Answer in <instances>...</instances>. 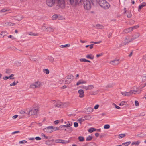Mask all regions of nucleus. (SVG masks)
Wrapping results in <instances>:
<instances>
[{"mask_svg":"<svg viewBox=\"0 0 146 146\" xmlns=\"http://www.w3.org/2000/svg\"><path fill=\"white\" fill-rule=\"evenodd\" d=\"M82 5L85 9L87 10L90 9L92 7L89 0H74V6H77Z\"/></svg>","mask_w":146,"mask_h":146,"instance_id":"obj_1","label":"nucleus"},{"mask_svg":"<svg viewBox=\"0 0 146 146\" xmlns=\"http://www.w3.org/2000/svg\"><path fill=\"white\" fill-rule=\"evenodd\" d=\"M98 4L102 8L107 9L110 7V4L106 0H99Z\"/></svg>","mask_w":146,"mask_h":146,"instance_id":"obj_2","label":"nucleus"},{"mask_svg":"<svg viewBox=\"0 0 146 146\" xmlns=\"http://www.w3.org/2000/svg\"><path fill=\"white\" fill-rule=\"evenodd\" d=\"M141 90H140L137 89L136 90H131L129 92H121V94L123 95L129 96L133 94H139L141 92Z\"/></svg>","mask_w":146,"mask_h":146,"instance_id":"obj_3","label":"nucleus"},{"mask_svg":"<svg viewBox=\"0 0 146 146\" xmlns=\"http://www.w3.org/2000/svg\"><path fill=\"white\" fill-rule=\"evenodd\" d=\"M53 126L47 127L43 129L44 131L47 133H50L53 132Z\"/></svg>","mask_w":146,"mask_h":146,"instance_id":"obj_4","label":"nucleus"},{"mask_svg":"<svg viewBox=\"0 0 146 146\" xmlns=\"http://www.w3.org/2000/svg\"><path fill=\"white\" fill-rule=\"evenodd\" d=\"M53 104H54L55 106L56 107L58 108H61L62 107V106L63 105L62 102H61L59 100L56 101L54 100L53 101Z\"/></svg>","mask_w":146,"mask_h":146,"instance_id":"obj_5","label":"nucleus"},{"mask_svg":"<svg viewBox=\"0 0 146 146\" xmlns=\"http://www.w3.org/2000/svg\"><path fill=\"white\" fill-rule=\"evenodd\" d=\"M133 40L132 38H130L129 36H127L125 38L123 43L125 45L127 44Z\"/></svg>","mask_w":146,"mask_h":146,"instance_id":"obj_6","label":"nucleus"},{"mask_svg":"<svg viewBox=\"0 0 146 146\" xmlns=\"http://www.w3.org/2000/svg\"><path fill=\"white\" fill-rule=\"evenodd\" d=\"M38 111V109H33L29 111V114L30 115H35V116L36 117Z\"/></svg>","mask_w":146,"mask_h":146,"instance_id":"obj_7","label":"nucleus"},{"mask_svg":"<svg viewBox=\"0 0 146 146\" xmlns=\"http://www.w3.org/2000/svg\"><path fill=\"white\" fill-rule=\"evenodd\" d=\"M54 140L52 139L51 140H47L45 141V143L47 145L52 146V145H54L55 143L54 142Z\"/></svg>","mask_w":146,"mask_h":146,"instance_id":"obj_8","label":"nucleus"},{"mask_svg":"<svg viewBox=\"0 0 146 146\" xmlns=\"http://www.w3.org/2000/svg\"><path fill=\"white\" fill-rule=\"evenodd\" d=\"M55 141L56 143H60L64 144L68 143L70 142V141L69 140L67 141L61 139H56Z\"/></svg>","mask_w":146,"mask_h":146,"instance_id":"obj_9","label":"nucleus"},{"mask_svg":"<svg viewBox=\"0 0 146 146\" xmlns=\"http://www.w3.org/2000/svg\"><path fill=\"white\" fill-rule=\"evenodd\" d=\"M42 28L43 29H44L46 31L49 32H52L54 30L53 29L50 27H45L44 26L42 27Z\"/></svg>","mask_w":146,"mask_h":146,"instance_id":"obj_10","label":"nucleus"},{"mask_svg":"<svg viewBox=\"0 0 146 146\" xmlns=\"http://www.w3.org/2000/svg\"><path fill=\"white\" fill-rule=\"evenodd\" d=\"M140 36V34L138 33H135L132 35V38L133 40L136 39Z\"/></svg>","mask_w":146,"mask_h":146,"instance_id":"obj_11","label":"nucleus"},{"mask_svg":"<svg viewBox=\"0 0 146 146\" xmlns=\"http://www.w3.org/2000/svg\"><path fill=\"white\" fill-rule=\"evenodd\" d=\"M79 94V97L80 98H82L84 97V92L83 90L80 89L78 91Z\"/></svg>","mask_w":146,"mask_h":146,"instance_id":"obj_12","label":"nucleus"},{"mask_svg":"<svg viewBox=\"0 0 146 146\" xmlns=\"http://www.w3.org/2000/svg\"><path fill=\"white\" fill-rule=\"evenodd\" d=\"M71 77L70 75L67 76L66 77L65 81L66 83H70L71 82Z\"/></svg>","mask_w":146,"mask_h":146,"instance_id":"obj_13","label":"nucleus"},{"mask_svg":"<svg viewBox=\"0 0 146 146\" xmlns=\"http://www.w3.org/2000/svg\"><path fill=\"white\" fill-rule=\"evenodd\" d=\"M110 63L112 65H115L119 63V60H115L110 62Z\"/></svg>","mask_w":146,"mask_h":146,"instance_id":"obj_14","label":"nucleus"},{"mask_svg":"<svg viewBox=\"0 0 146 146\" xmlns=\"http://www.w3.org/2000/svg\"><path fill=\"white\" fill-rule=\"evenodd\" d=\"M94 27H96V28L101 29H102L104 28V27L103 25L100 24H97L96 26H94Z\"/></svg>","mask_w":146,"mask_h":146,"instance_id":"obj_15","label":"nucleus"},{"mask_svg":"<svg viewBox=\"0 0 146 146\" xmlns=\"http://www.w3.org/2000/svg\"><path fill=\"white\" fill-rule=\"evenodd\" d=\"M7 32L6 31H3L0 34V35H1L0 37L1 38H3L4 37V36L7 35Z\"/></svg>","mask_w":146,"mask_h":146,"instance_id":"obj_16","label":"nucleus"},{"mask_svg":"<svg viewBox=\"0 0 146 146\" xmlns=\"http://www.w3.org/2000/svg\"><path fill=\"white\" fill-rule=\"evenodd\" d=\"M34 84L36 86V88H39L41 85V83L40 82L37 81L35 82Z\"/></svg>","mask_w":146,"mask_h":146,"instance_id":"obj_17","label":"nucleus"},{"mask_svg":"<svg viewBox=\"0 0 146 146\" xmlns=\"http://www.w3.org/2000/svg\"><path fill=\"white\" fill-rule=\"evenodd\" d=\"M86 57L88 59H93L94 58V56L92 54L87 55L86 56Z\"/></svg>","mask_w":146,"mask_h":146,"instance_id":"obj_18","label":"nucleus"},{"mask_svg":"<svg viewBox=\"0 0 146 146\" xmlns=\"http://www.w3.org/2000/svg\"><path fill=\"white\" fill-rule=\"evenodd\" d=\"M72 125V123L71 122L70 123L69 122H68V123L66 125H62V126L64 127H70Z\"/></svg>","mask_w":146,"mask_h":146,"instance_id":"obj_19","label":"nucleus"},{"mask_svg":"<svg viewBox=\"0 0 146 146\" xmlns=\"http://www.w3.org/2000/svg\"><path fill=\"white\" fill-rule=\"evenodd\" d=\"M85 120L84 117H82L80 118L79 119H78V121L79 123H81L82 122H83Z\"/></svg>","mask_w":146,"mask_h":146,"instance_id":"obj_20","label":"nucleus"},{"mask_svg":"<svg viewBox=\"0 0 146 146\" xmlns=\"http://www.w3.org/2000/svg\"><path fill=\"white\" fill-rule=\"evenodd\" d=\"M92 4L94 6L98 4V1L97 0H90Z\"/></svg>","mask_w":146,"mask_h":146,"instance_id":"obj_21","label":"nucleus"},{"mask_svg":"<svg viewBox=\"0 0 146 146\" xmlns=\"http://www.w3.org/2000/svg\"><path fill=\"white\" fill-rule=\"evenodd\" d=\"M70 46V44H67L65 45H62L60 46V47L61 48H67L69 47Z\"/></svg>","mask_w":146,"mask_h":146,"instance_id":"obj_22","label":"nucleus"},{"mask_svg":"<svg viewBox=\"0 0 146 146\" xmlns=\"http://www.w3.org/2000/svg\"><path fill=\"white\" fill-rule=\"evenodd\" d=\"M145 5L146 3H143L142 4L139 5L138 7L139 11L145 6Z\"/></svg>","mask_w":146,"mask_h":146,"instance_id":"obj_23","label":"nucleus"},{"mask_svg":"<svg viewBox=\"0 0 146 146\" xmlns=\"http://www.w3.org/2000/svg\"><path fill=\"white\" fill-rule=\"evenodd\" d=\"M85 118V120H89L92 117L90 115H88L84 116Z\"/></svg>","mask_w":146,"mask_h":146,"instance_id":"obj_24","label":"nucleus"},{"mask_svg":"<svg viewBox=\"0 0 146 146\" xmlns=\"http://www.w3.org/2000/svg\"><path fill=\"white\" fill-rule=\"evenodd\" d=\"M96 130V129L95 128H91L88 129V131L89 132L91 133L92 132L94 131H95Z\"/></svg>","mask_w":146,"mask_h":146,"instance_id":"obj_25","label":"nucleus"},{"mask_svg":"<svg viewBox=\"0 0 146 146\" xmlns=\"http://www.w3.org/2000/svg\"><path fill=\"white\" fill-rule=\"evenodd\" d=\"M21 64V62L18 61H16L15 62V65L18 66H20Z\"/></svg>","mask_w":146,"mask_h":146,"instance_id":"obj_26","label":"nucleus"},{"mask_svg":"<svg viewBox=\"0 0 146 146\" xmlns=\"http://www.w3.org/2000/svg\"><path fill=\"white\" fill-rule=\"evenodd\" d=\"M87 110L88 112L90 113L92 112L93 111V108L91 107H89L87 109Z\"/></svg>","mask_w":146,"mask_h":146,"instance_id":"obj_27","label":"nucleus"},{"mask_svg":"<svg viewBox=\"0 0 146 146\" xmlns=\"http://www.w3.org/2000/svg\"><path fill=\"white\" fill-rule=\"evenodd\" d=\"M79 141L80 142H82L84 140V138L82 136H79L78 138Z\"/></svg>","mask_w":146,"mask_h":146,"instance_id":"obj_28","label":"nucleus"},{"mask_svg":"<svg viewBox=\"0 0 146 146\" xmlns=\"http://www.w3.org/2000/svg\"><path fill=\"white\" fill-rule=\"evenodd\" d=\"M131 142L130 141L126 142L125 143H122V145H125L126 146H128L130 143Z\"/></svg>","mask_w":146,"mask_h":146,"instance_id":"obj_29","label":"nucleus"},{"mask_svg":"<svg viewBox=\"0 0 146 146\" xmlns=\"http://www.w3.org/2000/svg\"><path fill=\"white\" fill-rule=\"evenodd\" d=\"M58 17V16L56 15H53L52 17V19L53 20H56Z\"/></svg>","mask_w":146,"mask_h":146,"instance_id":"obj_30","label":"nucleus"},{"mask_svg":"<svg viewBox=\"0 0 146 146\" xmlns=\"http://www.w3.org/2000/svg\"><path fill=\"white\" fill-rule=\"evenodd\" d=\"M88 90H91L94 88V86L93 85H90L88 86Z\"/></svg>","mask_w":146,"mask_h":146,"instance_id":"obj_31","label":"nucleus"},{"mask_svg":"<svg viewBox=\"0 0 146 146\" xmlns=\"http://www.w3.org/2000/svg\"><path fill=\"white\" fill-rule=\"evenodd\" d=\"M125 136V134H121L119 135V138H121Z\"/></svg>","mask_w":146,"mask_h":146,"instance_id":"obj_32","label":"nucleus"},{"mask_svg":"<svg viewBox=\"0 0 146 146\" xmlns=\"http://www.w3.org/2000/svg\"><path fill=\"white\" fill-rule=\"evenodd\" d=\"M12 70L11 69H6V73L7 74H9L11 73Z\"/></svg>","mask_w":146,"mask_h":146,"instance_id":"obj_33","label":"nucleus"},{"mask_svg":"<svg viewBox=\"0 0 146 146\" xmlns=\"http://www.w3.org/2000/svg\"><path fill=\"white\" fill-rule=\"evenodd\" d=\"M92 139V137L90 136H89L86 138V140L87 141H89L91 140Z\"/></svg>","mask_w":146,"mask_h":146,"instance_id":"obj_34","label":"nucleus"},{"mask_svg":"<svg viewBox=\"0 0 146 146\" xmlns=\"http://www.w3.org/2000/svg\"><path fill=\"white\" fill-rule=\"evenodd\" d=\"M53 131H56L59 130V128L58 127H53Z\"/></svg>","mask_w":146,"mask_h":146,"instance_id":"obj_35","label":"nucleus"},{"mask_svg":"<svg viewBox=\"0 0 146 146\" xmlns=\"http://www.w3.org/2000/svg\"><path fill=\"white\" fill-rule=\"evenodd\" d=\"M41 136L43 137H44V139H48V137L47 136H46L44 134V133H42L41 134Z\"/></svg>","mask_w":146,"mask_h":146,"instance_id":"obj_36","label":"nucleus"},{"mask_svg":"<svg viewBox=\"0 0 146 146\" xmlns=\"http://www.w3.org/2000/svg\"><path fill=\"white\" fill-rule=\"evenodd\" d=\"M81 87L83 89H85L86 90H88V86H82Z\"/></svg>","mask_w":146,"mask_h":146,"instance_id":"obj_37","label":"nucleus"},{"mask_svg":"<svg viewBox=\"0 0 146 146\" xmlns=\"http://www.w3.org/2000/svg\"><path fill=\"white\" fill-rule=\"evenodd\" d=\"M140 143V142L139 141H138L136 142H133L132 143V145H138Z\"/></svg>","mask_w":146,"mask_h":146,"instance_id":"obj_38","label":"nucleus"},{"mask_svg":"<svg viewBox=\"0 0 146 146\" xmlns=\"http://www.w3.org/2000/svg\"><path fill=\"white\" fill-rule=\"evenodd\" d=\"M44 72L45 73H46V74H49V70L48 69H44Z\"/></svg>","mask_w":146,"mask_h":146,"instance_id":"obj_39","label":"nucleus"},{"mask_svg":"<svg viewBox=\"0 0 146 146\" xmlns=\"http://www.w3.org/2000/svg\"><path fill=\"white\" fill-rule=\"evenodd\" d=\"M27 141L25 140H23L21 141H20L19 142V144H24L27 143Z\"/></svg>","mask_w":146,"mask_h":146,"instance_id":"obj_40","label":"nucleus"},{"mask_svg":"<svg viewBox=\"0 0 146 146\" xmlns=\"http://www.w3.org/2000/svg\"><path fill=\"white\" fill-rule=\"evenodd\" d=\"M110 128V126L109 125H105L104 126V128L105 129H108Z\"/></svg>","mask_w":146,"mask_h":146,"instance_id":"obj_41","label":"nucleus"},{"mask_svg":"<svg viewBox=\"0 0 146 146\" xmlns=\"http://www.w3.org/2000/svg\"><path fill=\"white\" fill-rule=\"evenodd\" d=\"M123 32L125 33H128L129 32L128 28L124 29Z\"/></svg>","mask_w":146,"mask_h":146,"instance_id":"obj_42","label":"nucleus"},{"mask_svg":"<svg viewBox=\"0 0 146 146\" xmlns=\"http://www.w3.org/2000/svg\"><path fill=\"white\" fill-rule=\"evenodd\" d=\"M60 121L58 120H57L55 121L54 123L55 125H56L57 124H58L59 122Z\"/></svg>","mask_w":146,"mask_h":146,"instance_id":"obj_43","label":"nucleus"},{"mask_svg":"<svg viewBox=\"0 0 146 146\" xmlns=\"http://www.w3.org/2000/svg\"><path fill=\"white\" fill-rule=\"evenodd\" d=\"M30 88H36L34 83L31 84L30 86Z\"/></svg>","mask_w":146,"mask_h":146,"instance_id":"obj_44","label":"nucleus"},{"mask_svg":"<svg viewBox=\"0 0 146 146\" xmlns=\"http://www.w3.org/2000/svg\"><path fill=\"white\" fill-rule=\"evenodd\" d=\"M112 105L114 106H115V108H117V109H120V107H119V106L117 105L116 104H115V103H113L112 104Z\"/></svg>","mask_w":146,"mask_h":146,"instance_id":"obj_45","label":"nucleus"},{"mask_svg":"<svg viewBox=\"0 0 146 146\" xmlns=\"http://www.w3.org/2000/svg\"><path fill=\"white\" fill-rule=\"evenodd\" d=\"M80 61L81 62H86V60L85 58H81L80 59Z\"/></svg>","mask_w":146,"mask_h":146,"instance_id":"obj_46","label":"nucleus"},{"mask_svg":"<svg viewBox=\"0 0 146 146\" xmlns=\"http://www.w3.org/2000/svg\"><path fill=\"white\" fill-rule=\"evenodd\" d=\"M30 60L31 61H36V59L35 58L32 57V56L29 57Z\"/></svg>","mask_w":146,"mask_h":146,"instance_id":"obj_47","label":"nucleus"},{"mask_svg":"<svg viewBox=\"0 0 146 146\" xmlns=\"http://www.w3.org/2000/svg\"><path fill=\"white\" fill-rule=\"evenodd\" d=\"M89 145L90 146H96V145L94 143L92 142L89 143Z\"/></svg>","mask_w":146,"mask_h":146,"instance_id":"obj_48","label":"nucleus"},{"mask_svg":"<svg viewBox=\"0 0 146 146\" xmlns=\"http://www.w3.org/2000/svg\"><path fill=\"white\" fill-rule=\"evenodd\" d=\"M74 126L76 127H77L78 126V124L77 122H74Z\"/></svg>","mask_w":146,"mask_h":146,"instance_id":"obj_49","label":"nucleus"},{"mask_svg":"<svg viewBox=\"0 0 146 146\" xmlns=\"http://www.w3.org/2000/svg\"><path fill=\"white\" fill-rule=\"evenodd\" d=\"M17 84V83H16L15 81H14L12 83H11L10 84V86H15Z\"/></svg>","mask_w":146,"mask_h":146,"instance_id":"obj_50","label":"nucleus"},{"mask_svg":"<svg viewBox=\"0 0 146 146\" xmlns=\"http://www.w3.org/2000/svg\"><path fill=\"white\" fill-rule=\"evenodd\" d=\"M29 35H34V36H36L37 35L36 34H35L32 32H31L29 34Z\"/></svg>","mask_w":146,"mask_h":146,"instance_id":"obj_51","label":"nucleus"},{"mask_svg":"<svg viewBox=\"0 0 146 146\" xmlns=\"http://www.w3.org/2000/svg\"><path fill=\"white\" fill-rule=\"evenodd\" d=\"M121 106H123L124 105H126L127 103V102H126L124 101L121 102Z\"/></svg>","mask_w":146,"mask_h":146,"instance_id":"obj_52","label":"nucleus"},{"mask_svg":"<svg viewBox=\"0 0 146 146\" xmlns=\"http://www.w3.org/2000/svg\"><path fill=\"white\" fill-rule=\"evenodd\" d=\"M15 25V24L14 23H12L11 22H9V25L7 26H12Z\"/></svg>","mask_w":146,"mask_h":146,"instance_id":"obj_53","label":"nucleus"},{"mask_svg":"<svg viewBox=\"0 0 146 146\" xmlns=\"http://www.w3.org/2000/svg\"><path fill=\"white\" fill-rule=\"evenodd\" d=\"M135 104L137 106H139V103L136 100L135 101Z\"/></svg>","mask_w":146,"mask_h":146,"instance_id":"obj_54","label":"nucleus"},{"mask_svg":"<svg viewBox=\"0 0 146 146\" xmlns=\"http://www.w3.org/2000/svg\"><path fill=\"white\" fill-rule=\"evenodd\" d=\"M139 27V25H137L131 27H132V28H133V29H137V28Z\"/></svg>","mask_w":146,"mask_h":146,"instance_id":"obj_55","label":"nucleus"},{"mask_svg":"<svg viewBox=\"0 0 146 146\" xmlns=\"http://www.w3.org/2000/svg\"><path fill=\"white\" fill-rule=\"evenodd\" d=\"M81 81H82V80H80L78 81L77 82L76 84L77 85H78L81 84Z\"/></svg>","mask_w":146,"mask_h":146,"instance_id":"obj_56","label":"nucleus"},{"mask_svg":"<svg viewBox=\"0 0 146 146\" xmlns=\"http://www.w3.org/2000/svg\"><path fill=\"white\" fill-rule=\"evenodd\" d=\"M131 15H131V13L129 12L128 14L127 15V17L129 18L131 17Z\"/></svg>","mask_w":146,"mask_h":146,"instance_id":"obj_57","label":"nucleus"},{"mask_svg":"<svg viewBox=\"0 0 146 146\" xmlns=\"http://www.w3.org/2000/svg\"><path fill=\"white\" fill-rule=\"evenodd\" d=\"M35 139L37 140H40L41 139L39 137H35Z\"/></svg>","mask_w":146,"mask_h":146,"instance_id":"obj_58","label":"nucleus"},{"mask_svg":"<svg viewBox=\"0 0 146 146\" xmlns=\"http://www.w3.org/2000/svg\"><path fill=\"white\" fill-rule=\"evenodd\" d=\"M99 106V105H96L94 106V108L95 110H96L98 108Z\"/></svg>","mask_w":146,"mask_h":146,"instance_id":"obj_59","label":"nucleus"},{"mask_svg":"<svg viewBox=\"0 0 146 146\" xmlns=\"http://www.w3.org/2000/svg\"><path fill=\"white\" fill-rule=\"evenodd\" d=\"M19 132V131H15L14 132H12V134H15L18 133Z\"/></svg>","mask_w":146,"mask_h":146,"instance_id":"obj_60","label":"nucleus"},{"mask_svg":"<svg viewBox=\"0 0 146 146\" xmlns=\"http://www.w3.org/2000/svg\"><path fill=\"white\" fill-rule=\"evenodd\" d=\"M103 55L102 53H101L99 54H97L96 56L97 57H99L101 56H102Z\"/></svg>","mask_w":146,"mask_h":146,"instance_id":"obj_61","label":"nucleus"},{"mask_svg":"<svg viewBox=\"0 0 146 146\" xmlns=\"http://www.w3.org/2000/svg\"><path fill=\"white\" fill-rule=\"evenodd\" d=\"M7 11V10L5 9H3L1 10V12L2 13V12H4L5 11Z\"/></svg>","mask_w":146,"mask_h":146,"instance_id":"obj_62","label":"nucleus"},{"mask_svg":"<svg viewBox=\"0 0 146 146\" xmlns=\"http://www.w3.org/2000/svg\"><path fill=\"white\" fill-rule=\"evenodd\" d=\"M50 61L51 62H52L54 60V58H53L50 57Z\"/></svg>","mask_w":146,"mask_h":146,"instance_id":"obj_63","label":"nucleus"},{"mask_svg":"<svg viewBox=\"0 0 146 146\" xmlns=\"http://www.w3.org/2000/svg\"><path fill=\"white\" fill-rule=\"evenodd\" d=\"M18 116L17 115H15L13 116L12 118L13 119H16V118Z\"/></svg>","mask_w":146,"mask_h":146,"instance_id":"obj_64","label":"nucleus"}]
</instances>
